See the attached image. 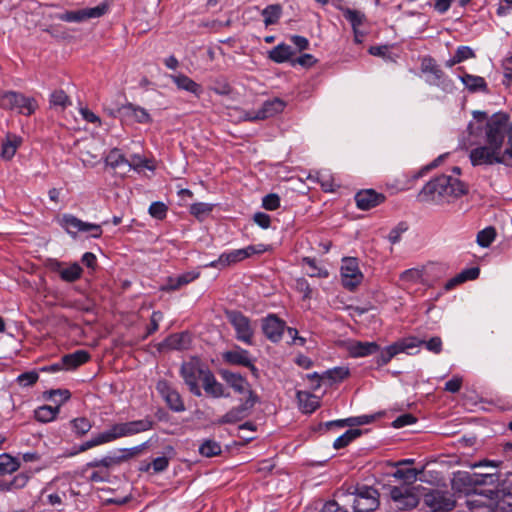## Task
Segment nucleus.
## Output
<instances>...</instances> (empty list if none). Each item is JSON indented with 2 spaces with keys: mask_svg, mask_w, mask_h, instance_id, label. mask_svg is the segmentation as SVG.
Returning <instances> with one entry per match:
<instances>
[{
  "mask_svg": "<svg viewBox=\"0 0 512 512\" xmlns=\"http://www.w3.org/2000/svg\"><path fill=\"white\" fill-rule=\"evenodd\" d=\"M350 374L349 368L347 367H335L327 370L323 373V377L333 381L339 382L347 378Z\"/></svg>",
  "mask_w": 512,
  "mask_h": 512,
  "instance_id": "09e8293b",
  "label": "nucleus"
},
{
  "mask_svg": "<svg viewBox=\"0 0 512 512\" xmlns=\"http://www.w3.org/2000/svg\"><path fill=\"white\" fill-rule=\"evenodd\" d=\"M360 435V429H349L334 441L333 447L335 449H342L348 446L353 440L358 438Z\"/></svg>",
  "mask_w": 512,
  "mask_h": 512,
  "instance_id": "c03bdc74",
  "label": "nucleus"
},
{
  "mask_svg": "<svg viewBox=\"0 0 512 512\" xmlns=\"http://www.w3.org/2000/svg\"><path fill=\"white\" fill-rule=\"evenodd\" d=\"M207 371H209L207 367L195 361L185 362L181 366L180 373L185 384L188 386L189 391L197 397L202 395L199 383L202 384Z\"/></svg>",
  "mask_w": 512,
  "mask_h": 512,
  "instance_id": "0eeeda50",
  "label": "nucleus"
},
{
  "mask_svg": "<svg viewBox=\"0 0 512 512\" xmlns=\"http://www.w3.org/2000/svg\"><path fill=\"white\" fill-rule=\"evenodd\" d=\"M89 467H104L110 468L119 465L116 453L114 455H107L101 459H94L87 464Z\"/></svg>",
  "mask_w": 512,
  "mask_h": 512,
  "instance_id": "5fc2aeb1",
  "label": "nucleus"
},
{
  "mask_svg": "<svg viewBox=\"0 0 512 512\" xmlns=\"http://www.w3.org/2000/svg\"><path fill=\"white\" fill-rule=\"evenodd\" d=\"M464 86L472 93L475 92H488V86L485 79L481 76L464 73L460 77Z\"/></svg>",
  "mask_w": 512,
  "mask_h": 512,
  "instance_id": "2f4dec72",
  "label": "nucleus"
},
{
  "mask_svg": "<svg viewBox=\"0 0 512 512\" xmlns=\"http://www.w3.org/2000/svg\"><path fill=\"white\" fill-rule=\"evenodd\" d=\"M58 222L72 237H75L78 232H87L93 238H100L103 233L100 225L84 222L72 214H63Z\"/></svg>",
  "mask_w": 512,
  "mask_h": 512,
  "instance_id": "6e6552de",
  "label": "nucleus"
},
{
  "mask_svg": "<svg viewBox=\"0 0 512 512\" xmlns=\"http://www.w3.org/2000/svg\"><path fill=\"white\" fill-rule=\"evenodd\" d=\"M200 276L199 272L189 271L185 272L176 277H168L167 282L162 286L163 291H175L180 289L182 286L187 285Z\"/></svg>",
  "mask_w": 512,
  "mask_h": 512,
  "instance_id": "a878e982",
  "label": "nucleus"
},
{
  "mask_svg": "<svg viewBox=\"0 0 512 512\" xmlns=\"http://www.w3.org/2000/svg\"><path fill=\"white\" fill-rule=\"evenodd\" d=\"M397 347L393 344L385 347L384 349H379L378 355L375 357L374 361L378 367H382L388 364L393 357L398 355Z\"/></svg>",
  "mask_w": 512,
  "mask_h": 512,
  "instance_id": "a19ab883",
  "label": "nucleus"
},
{
  "mask_svg": "<svg viewBox=\"0 0 512 512\" xmlns=\"http://www.w3.org/2000/svg\"><path fill=\"white\" fill-rule=\"evenodd\" d=\"M424 503L434 512L450 511L455 507L452 497L447 492L438 490L425 494Z\"/></svg>",
  "mask_w": 512,
  "mask_h": 512,
  "instance_id": "dca6fc26",
  "label": "nucleus"
},
{
  "mask_svg": "<svg viewBox=\"0 0 512 512\" xmlns=\"http://www.w3.org/2000/svg\"><path fill=\"white\" fill-rule=\"evenodd\" d=\"M473 118L479 124H485V128H508L509 115L499 111L489 116L484 111H474Z\"/></svg>",
  "mask_w": 512,
  "mask_h": 512,
  "instance_id": "aec40b11",
  "label": "nucleus"
},
{
  "mask_svg": "<svg viewBox=\"0 0 512 512\" xmlns=\"http://www.w3.org/2000/svg\"><path fill=\"white\" fill-rule=\"evenodd\" d=\"M390 498L391 507L399 511L411 510L415 508L419 502L413 490L405 486L392 487L390 490Z\"/></svg>",
  "mask_w": 512,
  "mask_h": 512,
  "instance_id": "9d476101",
  "label": "nucleus"
},
{
  "mask_svg": "<svg viewBox=\"0 0 512 512\" xmlns=\"http://www.w3.org/2000/svg\"><path fill=\"white\" fill-rule=\"evenodd\" d=\"M190 335L188 333H178L169 336L166 340L167 345L176 350L186 349L190 344Z\"/></svg>",
  "mask_w": 512,
  "mask_h": 512,
  "instance_id": "ea45409f",
  "label": "nucleus"
},
{
  "mask_svg": "<svg viewBox=\"0 0 512 512\" xmlns=\"http://www.w3.org/2000/svg\"><path fill=\"white\" fill-rule=\"evenodd\" d=\"M294 49L285 43H280L268 53V58L275 63H284L292 60Z\"/></svg>",
  "mask_w": 512,
  "mask_h": 512,
  "instance_id": "473e14b6",
  "label": "nucleus"
},
{
  "mask_svg": "<svg viewBox=\"0 0 512 512\" xmlns=\"http://www.w3.org/2000/svg\"><path fill=\"white\" fill-rule=\"evenodd\" d=\"M126 167H128L129 169H134L136 171H141L142 169H155L154 165L150 160L138 154H134L130 157V159H128Z\"/></svg>",
  "mask_w": 512,
  "mask_h": 512,
  "instance_id": "79ce46f5",
  "label": "nucleus"
},
{
  "mask_svg": "<svg viewBox=\"0 0 512 512\" xmlns=\"http://www.w3.org/2000/svg\"><path fill=\"white\" fill-rule=\"evenodd\" d=\"M170 78L173 81V83L177 86V88L180 90L190 92L195 96H200V94L202 93L201 86L184 74L179 73L171 75Z\"/></svg>",
  "mask_w": 512,
  "mask_h": 512,
  "instance_id": "c756f323",
  "label": "nucleus"
},
{
  "mask_svg": "<svg viewBox=\"0 0 512 512\" xmlns=\"http://www.w3.org/2000/svg\"><path fill=\"white\" fill-rule=\"evenodd\" d=\"M50 106L55 109H64L71 104L69 97L63 90H55L50 94Z\"/></svg>",
  "mask_w": 512,
  "mask_h": 512,
  "instance_id": "a18cd8bd",
  "label": "nucleus"
},
{
  "mask_svg": "<svg viewBox=\"0 0 512 512\" xmlns=\"http://www.w3.org/2000/svg\"><path fill=\"white\" fill-rule=\"evenodd\" d=\"M320 512H348V510L340 506L337 501L330 500L323 505Z\"/></svg>",
  "mask_w": 512,
  "mask_h": 512,
  "instance_id": "774afa93",
  "label": "nucleus"
},
{
  "mask_svg": "<svg viewBox=\"0 0 512 512\" xmlns=\"http://www.w3.org/2000/svg\"><path fill=\"white\" fill-rule=\"evenodd\" d=\"M393 476L397 479L412 482L416 479L417 471H416V469H413V468L398 469L395 471Z\"/></svg>",
  "mask_w": 512,
  "mask_h": 512,
  "instance_id": "e2e57ef3",
  "label": "nucleus"
},
{
  "mask_svg": "<svg viewBox=\"0 0 512 512\" xmlns=\"http://www.w3.org/2000/svg\"><path fill=\"white\" fill-rule=\"evenodd\" d=\"M153 425L154 422L150 417L127 422L113 423L106 430L82 443L78 448V452H84L96 446L112 443L121 438L132 437L149 431L153 428Z\"/></svg>",
  "mask_w": 512,
  "mask_h": 512,
  "instance_id": "f03ea898",
  "label": "nucleus"
},
{
  "mask_svg": "<svg viewBox=\"0 0 512 512\" xmlns=\"http://www.w3.org/2000/svg\"><path fill=\"white\" fill-rule=\"evenodd\" d=\"M202 387L205 393L210 397L225 398L229 396L223 384L216 379L215 375L210 370L204 375Z\"/></svg>",
  "mask_w": 512,
  "mask_h": 512,
  "instance_id": "b1692460",
  "label": "nucleus"
},
{
  "mask_svg": "<svg viewBox=\"0 0 512 512\" xmlns=\"http://www.w3.org/2000/svg\"><path fill=\"white\" fill-rule=\"evenodd\" d=\"M386 197L373 189L360 190L355 195V202L360 210H370L385 201Z\"/></svg>",
  "mask_w": 512,
  "mask_h": 512,
  "instance_id": "412c9836",
  "label": "nucleus"
},
{
  "mask_svg": "<svg viewBox=\"0 0 512 512\" xmlns=\"http://www.w3.org/2000/svg\"><path fill=\"white\" fill-rule=\"evenodd\" d=\"M79 113L87 123L98 126L102 124L100 117L87 107H80Z\"/></svg>",
  "mask_w": 512,
  "mask_h": 512,
  "instance_id": "052dcab7",
  "label": "nucleus"
},
{
  "mask_svg": "<svg viewBox=\"0 0 512 512\" xmlns=\"http://www.w3.org/2000/svg\"><path fill=\"white\" fill-rule=\"evenodd\" d=\"M147 448V442H144L140 445L131 447V448H121L116 451V456L118 459V463H122L125 461H128L139 454L142 453V451Z\"/></svg>",
  "mask_w": 512,
  "mask_h": 512,
  "instance_id": "c9c22d12",
  "label": "nucleus"
},
{
  "mask_svg": "<svg viewBox=\"0 0 512 512\" xmlns=\"http://www.w3.org/2000/svg\"><path fill=\"white\" fill-rule=\"evenodd\" d=\"M282 14V7L279 4H272L265 7L262 11L265 26H270L278 22Z\"/></svg>",
  "mask_w": 512,
  "mask_h": 512,
  "instance_id": "58836bf2",
  "label": "nucleus"
},
{
  "mask_svg": "<svg viewBox=\"0 0 512 512\" xmlns=\"http://www.w3.org/2000/svg\"><path fill=\"white\" fill-rule=\"evenodd\" d=\"M19 466L20 463L16 458L5 453L0 455V476L14 473Z\"/></svg>",
  "mask_w": 512,
  "mask_h": 512,
  "instance_id": "4c0bfd02",
  "label": "nucleus"
},
{
  "mask_svg": "<svg viewBox=\"0 0 512 512\" xmlns=\"http://www.w3.org/2000/svg\"><path fill=\"white\" fill-rule=\"evenodd\" d=\"M0 107L29 116L37 110L38 103L35 98L20 92L0 91Z\"/></svg>",
  "mask_w": 512,
  "mask_h": 512,
  "instance_id": "423d86ee",
  "label": "nucleus"
},
{
  "mask_svg": "<svg viewBox=\"0 0 512 512\" xmlns=\"http://www.w3.org/2000/svg\"><path fill=\"white\" fill-rule=\"evenodd\" d=\"M223 380L236 392L242 395L250 397V393H254L251 389V385L242 375L234 373L228 370H222L220 372Z\"/></svg>",
  "mask_w": 512,
  "mask_h": 512,
  "instance_id": "5701e85b",
  "label": "nucleus"
},
{
  "mask_svg": "<svg viewBox=\"0 0 512 512\" xmlns=\"http://www.w3.org/2000/svg\"><path fill=\"white\" fill-rule=\"evenodd\" d=\"M262 206L266 210H276L280 206V198L277 194L271 193L263 197Z\"/></svg>",
  "mask_w": 512,
  "mask_h": 512,
  "instance_id": "bf43d9fd",
  "label": "nucleus"
},
{
  "mask_svg": "<svg viewBox=\"0 0 512 512\" xmlns=\"http://www.w3.org/2000/svg\"><path fill=\"white\" fill-rule=\"evenodd\" d=\"M58 19L64 22H70V23H80L84 21L83 18V11L76 10V11H66L58 16Z\"/></svg>",
  "mask_w": 512,
  "mask_h": 512,
  "instance_id": "13d9d810",
  "label": "nucleus"
},
{
  "mask_svg": "<svg viewBox=\"0 0 512 512\" xmlns=\"http://www.w3.org/2000/svg\"><path fill=\"white\" fill-rule=\"evenodd\" d=\"M420 344H422V340H418L417 338L411 337V338H405L400 341H397L394 343V345L398 348L397 352L404 353L409 352L410 349L418 347Z\"/></svg>",
  "mask_w": 512,
  "mask_h": 512,
  "instance_id": "603ef678",
  "label": "nucleus"
},
{
  "mask_svg": "<svg viewBox=\"0 0 512 512\" xmlns=\"http://www.w3.org/2000/svg\"><path fill=\"white\" fill-rule=\"evenodd\" d=\"M463 148L470 149L473 166L512 167V130H466Z\"/></svg>",
  "mask_w": 512,
  "mask_h": 512,
  "instance_id": "f257e3e1",
  "label": "nucleus"
},
{
  "mask_svg": "<svg viewBox=\"0 0 512 512\" xmlns=\"http://www.w3.org/2000/svg\"><path fill=\"white\" fill-rule=\"evenodd\" d=\"M105 163L113 169L126 167L128 159L117 148L112 149L105 158Z\"/></svg>",
  "mask_w": 512,
  "mask_h": 512,
  "instance_id": "e433bc0d",
  "label": "nucleus"
},
{
  "mask_svg": "<svg viewBox=\"0 0 512 512\" xmlns=\"http://www.w3.org/2000/svg\"><path fill=\"white\" fill-rule=\"evenodd\" d=\"M22 144V138L13 133H7L5 140L2 142L1 158L9 161L16 154L17 149Z\"/></svg>",
  "mask_w": 512,
  "mask_h": 512,
  "instance_id": "bb28decb",
  "label": "nucleus"
},
{
  "mask_svg": "<svg viewBox=\"0 0 512 512\" xmlns=\"http://www.w3.org/2000/svg\"><path fill=\"white\" fill-rule=\"evenodd\" d=\"M52 269L59 273L61 279L66 282H74L78 280L83 272V269L78 263H73L68 267L63 268L62 264L56 261Z\"/></svg>",
  "mask_w": 512,
  "mask_h": 512,
  "instance_id": "cd10ccee",
  "label": "nucleus"
},
{
  "mask_svg": "<svg viewBox=\"0 0 512 512\" xmlns=\"http://www.w3.org/2000/svg\"><path fill=\"white\" fill-rule=\"evenodd\" d=\"M303 263L309 267L307 272L310 277L326 278L329 273L325 268L318 267L316 260L310 257L303 258Z\"/></svg>",
  "mask_w": 512,
  "mask_h": 512,
  "instance_id": "de8ad7c7",
  "label": "nucleus"
},
{
  "mask_svg": "<svg viewBox=\"0 0 512 512\" xmlns=\"http://www.w3.org/2000/svg\"><path fill=\"white\" fill-rule=\"evenodd\" d=\"M342 12L345 19L348 22H350L353 32L357 33V29L359 28V26H361L366 20L365 14L359 10H354L350 8H343Z\"/></svg>",
  "mask_w": 512,
  "mask_h": 512,
  "instance_id": "f704fd0d",
  "label": "nucleus"
},
{
  "mask_svg": "<svg viewBox=\"0 0 512 512\" xmlns=\"http://www.w3.org/2000/svg\"><path fill=\"white\" fill-rule=\"evenodd\" d=\"M316 62L317 60L312 54H303L291 60L292 66L300 65L305 68L312 67Z\"/></svg>",
  "mask_w": 512,
  "mask_h": 512,
  "instance_id": "680f3d73",
  "label": "nucleus"
},
{
  "mask_svg": "<svg viewBox=\"0 0 512 512\" xmlns=\"http://www.w3.org/2000/svg\"><path fill=\"white\" fill-rule=\"evenodd\" d=\"M341 280L343 286L349 290H353L362 282L363 274L356 258L345 257L342 259Z\"/></svg>",
  "mask_w": 512,
  "mask_h": 512,
  "instance_id": "f8f14e48",
  "label": "nucleus"
},
{
  "mask_svg": "<svg viewBox=\"0 0 512 512\" xmlns=\"http://www.w3.org/2000/svg\"><path fill=\"white\" fill-rule=\"evenodd\" d=\"M496 238V230L489 226L477 233L476 242L480 247L487 248Z\"/></svg>",
  "mask_w": 512,
  "mask_h": 512,
  "instance_id": "37998d69",
  "label": "nucleus"
},
{
  "mask_svg": "<svg viewBox=\"0 0 512 512\" xmlns=\"http://www.w3.org/2000/svg\"><path fill=\"white\" fill-rule=\"evenodd\" d=\"M154 473H161L165 471L169 466V459L166 456H160L150 462Z\"/></svg>",
  "mask_w": 512,
  "mask_h": 512,
  "instance_id": "69168bd1",
  "label": "nucleus"
},
{
  "mask_svg": "<svg viewBox=\"0 0 512 512\" xmlns=\"http://www.w3.org/2000/svg\"><path fill=\"white\" fill-rule=\"evenodd\" d=\"M259 401L258 396L255 393H250V397L246 399L237 407L230 409L225 415L222 416V423H236L243 418L247 417Z\"/></svg>",
  "mask_w": 512,
  "mask_h": 512,
  "instance_id": "a211bd4d",
  "label": "nucleus"
},
{
  "mask_svg": "<svg viewBox=\"0 0 512 512\" xmlns=\"http://www.w3.org/2000/svg\"><path fill=\"white\" fill-rule=\"evenodd\" d=\"M299 409L305 414L313 413L320 406V398L306 391L297 392Z\"/></svg>",
  "mask_w": 512,
  "mask_h": 512,
  "instance_id": "c85d7f7f",
  "label": "nucleus"
},
{
  "mask_svg": "<svg viewBox=\"0 0 512 512\" xmlns=\"http://www.w3.org/2000/svg\"><path fill=\"white\" fill-rule=\"evenodd\" d=\"M168 207L163 202H153L149 207V214L157 219L163 220L167 215Z\"/></svg>",
  "mask_w": 512,
  "mask_h": 512,
  "instance_id": "6e6d98bb",
  "label": "nucleus"
},
{
  "mask_svg": "<svg viewBox=\"0 0 512 512\" xmlns=\"http://www.w3.org/2000/svg\"><path fill=\"white\" fill-rule=\"evenodd\" d=\"M467 505L471 512L512 511V483L503 481L495 489L473 495Z\"/></svg>",
  "mask_w": 512,
  "mask_h": 512,
  "instance_id": "7ed1b4c3",
  "label": "nucleus"
},
{
  "mask_svg": "<svg viewBox=\"0 0 512 512\" xmlns=\"http://www.w3.org/2000/svg\"><path fill=\"white\" fill-rule=\"evenodd\" d=\"M163 318L164 316L161 311H153L150 318V324L147 326V331L144 338L152 335L159 329V323L163 320Z\"/></svg>",
  "mask_w": 512,
  "mask_h": 512,
  "instance_id": "4d7b16f0",
  "label": "nucleus"
},
{
  "mask_svg": "<svg viewBox=\"0 0 512 512\" xmlns=\"http://www.w3.org/2000/svg\"><path fill=\"white\" fill-rule=\"evenodd\" d=\"M421 70L423 73L429 74L427 82L430 85L441 87L443 90H449L452 88L451 79L445 75L433 58L429 57L423 59Z\"/></svg>",
  "mask_w": 512,
  "mask_h": 512,
  "instance_id": "ddd939ff",
  "label": "nucleus"
},
{
  "mask_svg": "<svg viewBox=\"0 0 512 512\" xmlns=\"http://www.w3.org/2000/svg\"><path fill=\"white\" fill-rule=\"evenodd\" d=\"M285 108V102L279 98H274L271 100H267L264 102L261 110L257 114V118H268L272 117L280 112H282Z\"/></svg>",
  "mask_w": 512,
  "mask_h": 512,
  "instance_id": "72a5a7b5",
  "label": "nucleus"
},
{
  "mask_svg": "<svg viewBox=\"0 0 512 512\" xmlns=\"http://www.w3.org/2000/svg\"><path fill=\"white\" fill-rule=\"evenodd\" d=\"M55 396H60L61 398L60 403L57 404L56 406L52 407L48 405H43L35 409L34 417L38 422L48 423L53 421L60 411V405L63 402L67 401L71 397V394L69 390L66 389L51 390L48 392L47 399H52Z\"/></svg>",
  "mask_w": 512,
  "mask_h": 512,
  "instance_id": "9b49d317",
  "label": "nucleus"
},
{
  "mask_svg": "<svg viewBox=\"0 0 512 512\" xmlns=\"http://www.w3.org/2000/svg\"><path fill=\"white\" fill-rule=\"evenodd\" d=\"M365 423H368L367 416L330 421L326 425L331 428L333 426L344 427L346 425H362Z\"/></svg>",
  "mask_w": 512,
  "mask_h": 512,
  "instance_id": "864d4df0",
  "label": "nucleus"
},
{
  "mask_svg": "<svg viewBox=\"0 0 512 512\" xmlns=\"http://www.w3.org/2000/svg\"><path fill=\"white\" fill-rule=\"evenodd\" d=\"M466 192L465 185L458 178L443 174L430 180L422 188L418 198L420 201L442 204L449 203Z\"/></svg>",
  "mask_w": 512,
  "mask_h": 512,
  "instance_id": "20e7f679",
  "label": "nucleus"
},
{
  "mask_svg": "<svg viewBox=\"0 0 512 512\" xmlns=\"http://www.w3.org/2000/svg\"><path fill=\"white\" fill-rule=\"evenodd\" d=\"M222 357L226 363L249 368L254 375H256L258 372L257 368L250 359L249 352L245 349L236 347L233 350L224 352Z\"/></svg>",
  "mask_w": 512,
  "mask_h": 512,
  "instance_id": "4be33fe9",
  "label": "nucleus"
},
{
  "mask_svg": "<svg viewBox=\"0 0 512 512\" xmlns=\"http://www.w3.org/2000/svg\"><path fill=\"white\" fill-rule=\"evenodd\" d=\"M211 211L212 207L206 203H194L190 207L191 214L198 218L203 215L209 214Z\"/></svg>",
  "mask_w": 512,
  "mask_h": 512,
  "instance_id": "338daca9",
  "label": "nucleus"
},
{
  "mask_svg": "<svg viewBox=\"0 0 512 512\" xmlns=\"http://www.w3.org/2000/svg\"><path fill=\"white\" fill-rule=\"evenodd\" d=\"M348 353L353 358H361L373 355L379 351L376 342L351 341L347 346Z\"/></svg>",
  "mask_w": 512,
  "mask_h": 512,
  "instance_id": "393cba45",
  "label": "nucleus"
},
{
  "mask_svg": "<svg viewBox=\"0 0 512 512\" xmlns=\"http://www.w3.org/2000/svg\"><path fill=\"white\" fill-rule=\"evenodd\" d=\"M335 496L345 503H351L354 512H373L379 506L377 489L367 485L341 487Z\"/></svg>",
  "mask_w": 512,
  "mask_h": 512,
  "instance_id": "39448f33",
  "label": "nucleus"
},
{
  "mask_svg": "<svg viewBox=\"0 0 512 512\" xmlns=\"http://www.w3.org/2000/svg\"><path fill=\"white\" fill-rule=\"evenodd\" d=\"M267 251V246L264 244L249 245L245 248L235 249L228 252H223L222 258L224 266L229 267L239 263L253 255H260Z\"/></svg>",
  "mask_w": 512,
  "mask_h": 512,
  "instance_id": "2eb2a0df",
  "label": "nucleus"
},
{
  "mask_svg": "<svg viewBox=\"0 0 512 512\" xmlns=\"http://www.w3.org/2000/svg\"><path fill=\"white\" fill-rule=\"evenodd\" d=\"M104 110L111 116H116L117 114L127 123H138L147 125L150 124L152 118L146 109L134 105L132 103H127L122 105L117 110L108 109L106 106Z\"/></svg>",
  "mask_w": 512,
  "mask_h": 512,
  "instance_id": "1a4fd4ad",
  "label": "nucleus"
},
{
  "mask_svg": "<svg viewBox=\"0 0 512 512\" xmlns=\"http://www.w3.org/2000/svg\"><path fill=\"white\" fill-rule=\"evenodd\" d=\"M227 318L236 331V338L245 344L251 345L254 331L250 320L238 311L228 312Z\"/></svg>",
  "mask_w": 512,
  "mask_h": 512,
  "instance_id": "4468645a",
  "label": "nucleus"
},
{
  "mask_svg": "<svg viewBox=\"0 0 512 512\" xmlns=\"http://www.w3.org/2000/svg\"><path fill=\"white\" fill-rule=\"evenodd\" d=\"M421 278H422L421 271L419 269H415V268L405 270L400 276V279L403 282H413V283L420 281Z\"/></svg>",
  "mask_w": 512,
  "mask_h": 512,
  "instance_id": "0e129e2a",
  "label": "nucleus"
},
{
  "mask_svg": "<svg viewBox=\"0 0 512 512\" xmlns=\"http://www.w3.org/2000/svg\"><path fill=\"white\" fill-rule=\"evenodd\" d=\"M71 427L76 435L83 436L91 430L92 424L86 417H78L71 421Z\"/></svg>",
  "mask_w": 512,
  "mask_h": 512,
  "instance_id": "49530a36",
  "label": "nucleus"
},
{
  "mask_svg": "<svg viewBox=\"0 0 512 512\" xmlns=\"http://www.w3.org/2000/svg\"><path fill=\"white\" fill-rule=\"evenodd\" d=\"M286 329V323L275 314H269L262 322V330L265 336L272 342L277 343L281 340Z\"/></svg>",
  "mask_w": 512,
  "mask_h": 512,
  "instance_id": "6ab92c4d",
  "label": "nucleus"
},
{
  "mask_svg": "<svg viewBox=\"0 0 512 512\" xmlns=\"http://www.w3.org/2000/svg\"><path fill=\"white\" fill-rule=\"evenodd\" d=\"M90 354L86 350H77L73 353L66 354L62 357V363L65 370H74L77 367L88 362Z\"/></svg>",
  "mask_w": 512,
  "mask_h": 512,
  "instance_id": "7c9ffc66",
  "label": "nucleus"
},
{
  "mask_svg": "<svg viewBox=\"0 0 512 512\" xmlns=\"http://www.w3.org/2000/svg\"><path fill=\"white\" fill-rule=\"evenodd\" d=\"M156 390L172 411H185V405L180 394L174 388H172L166 380L158 381L156 384Z\"/></svg>",
  "mask_w": 512,
  "mask_h": 512,
  "instance_id": "f3484780",
  "label": "nucleus"
},
{
  "mask_svg": "<svg viewBox=\"0 0 512 512\" xmlns=\"http://www.w3.org/2000/svg\"><path fill=\"white\" fill-rule=\"evenodd\" d=\"M199 452L205 457H212L218 455L221 452L220 445L213 440H206L199 447Z\"/></svg>",
  "mask_w": 512,
  "mask_h": 512,
  "instance_id": "3c124183",
  "label": "nucleus"
},
{
  "mask_svg": "<svg viewBox=\"0 0 512 512\" xmlns=\"http://www.w3.org/2000/svg\"><path fill=\"white\" fill-rule=\"evenodd\" d=\"M108 10H109V6L107 3H102V4H100L96 7H92V8L82 9L84 21L87 19H92V18H100L103 15H105L108 12Z\"/></svg>",
  "mask_w": 512,
  "mask_h": 512,
  "instance_id": "8fccbe9b",
  "label": "nucleus"
}]
</instances>
